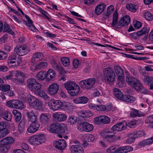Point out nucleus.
<instances>
[{
    "instance_id": "nucleus-30",
    "label": "nucleus",
    "mask_w": 153,
    "mask_h": 153,
    "mask_svg": "<svg viewBox=\"0 0 153 153\" xmlns=\"http://www.w3.org/2000/svg\"><path fill=\"white\" fill-rule=\"evenodd\" d=\"M149 31V28L144 26L140 30L136 32V36H140L143 35H148Z\"/></svg>"
},
{
    "instance_id": "nucleus-63",
    "label": "nucleus",
    "mask_w": 153,
    "mask_h": 153,
    "mask_svg": "<svg viewBox=\"0 0 153 153\" xmlns=\"http://www.w3.org/2000/svg\"><path fill=\"white\" fill-rule=\"evenodd\" d=\"M32 23H31V24L30 23V24H29V25H26L27 27L30 30L33 32H36L37 30L32 24Z\"/></svg>"
},
{
    "instance_id": "nucleus-46",
    "label": "nucleus",
    "mask_w": 153,
    "mask_h": 153,
    "mask_svg": "<svg viewBox=\"0 0 153 153\" xmlns=\"http://www.w3.org/2000/svg\"><path fill=\"white\" fill-rule=\"evenodd\" d=\"M62 63L65 66L68 67L70 64V60L68 57H62L61 59Z\"/></svg>"
},
{
    "instance_id": "nucleus-8",
    "label": "nucleus",
    "mask_w": 153,
    "mask_h": 153,
    "mask_svg": "<svg viewBox=\"0 0 153 153\" xmlns=\"http://www.w3.org/2000/svg\"><path fill=\"white\" fill-rule=\"evenodd\" d=\"M104 78L106 82H112L115 79V73L113 69L110 68H107L103 70Z\"/></svg>"
},
{
    "instance_id": "nucleus-55",
    "label": "nucleus",
    "mask_w": 153,
    "mask_h": 153,
    "mask_svg": "<svg viewBox=\"0 0 153 153\" xmlns=\"http://www.w3.org/2000/svg\"><path fill=\"white\" fill-rule=\"evenodd\" d=\"M145 19L149 21H152L153 19V15L149 12H146L144 13Z\"/></svg>"
},
{
    "instance_id": "nucleus-13",
    "label": "nucleus",
    "mask_w": 153,
    "mask_h": 153,
    "mask_svg": "<svg viewBox=\"0 0 153 153\" xmlns=\"http://www.w3.org/2000/svg\"><path fill=\"white\" fill-rule=\"evenodd\" d=\"M15 78L12 79L13 82L16 84L22 85L24 82L25 75L23 73L19 71L16 72Z\"/></svg>"
},
{
    "instance_id": "nucleus-53",
    "label": "nucleus",
    "mask_w": 153,
    "mask_h": 153,
    "mask_svg": "<svg viewBox=\"0 0 153 153\" xmlns=\"http://www.w3.org/2000/svg\"><path fill=\"white\" fill-rule=\"evenodd\" d=\"M145 121L146 123H150V127L152 128V125H153V115L147 117Z\"/></svg>"
},
{
    "instance_id": "nucleus-54",
    "label": "nucleus",
    "mask_w": 153,
    "mask_h": 153,
    "mask_svg": "<svg viewBox=\"0 0 153 153\" xmlns=\"http://www.w3.org/2000/svg\"><path fill=\"white\" fill-rule=\"evenodd\" d=\"M85 140L88 142H91L94 140V136L91 134H88L85 136Z\"/></svg>"
},
{
    "instance_id": "nucleus-51",
    "label": "nucleus",
    "mask_w": 153,
    "mask_h": 153,
    "mask_svg": "<svg viewBox=\"0 0 153 153\" xmlns=\"http://www.w3.org/2000/svg\"><path fill=\"white\" fill-rule=\"evenodd\" d=\"M67 121L68 122L71 124L73 125L77 122V119L76 117L72 115L68 117Z\"/></svg>"
},
{
    "instance_id": "nucleus-19",
    "label": "nucleus",
    "mask_w": 153,
    "mask_h": 153,
    "mask_svg": "<svg viewBox=\"0 0 153 153\" xmlns=\"http://www.w3.org/2000/svg\"><path fill=\"white\" fill-rule=\"evenodd\" d=\"M53 145L56 148L59 149H64L66 146V141L63 139H59L54 142Z\"/></svg>"
},
{
    "instance_id": "nucleus-24",
    "label": "nucleus",
    "mask_w": 153,
    "mask_h": 153,
    "mask_svg": "<svg viewBox=\"0 0 153 153\" xmlns=\"http://www.w3.org/2000/svg\"><path fill=\"white\" fill-rule=\"evenodd\" d=\"M106 7L105 4L101 3L97 6L95 9V12L97 15L101 14L104 10Z\"/></svg>"
},
{
    "instance_id": "nucleus-26",
    "label": "nucleus",
    "mask_w": 153,
    "mask_h": 153,
    "mask_svg": "<svg viewBox=\"0 0 153 153\" xmlns=\"http://www.w3.org/2000/svg\"><path fill=\"white\" fill-rule=\"evenodd\" d=\"M143 133V132L140 131H139L137 132H134L132 133V135H133V137L132 138V137L127 139V142L128 143L131 144L133 142L134 140V139L137 137H139L141 136L140 135Z\"/></svg>"
},
{
    "instance_id": "nucleus-60",
    "label": "nucleus",
    "mask_w": 153,
    "mask_h": 153,
    "mask_svg": "<svg viewBox=\"0 0 153 153\" xmlns=\"http://www.w3.org/2000/svg\"><path fill=\"white\" fill-rule=\"evenodd\" d=\"M1 89L3 91H7L10 89V86L9 85H3L1 87Z\"/></svg>"
},
{
    "instance_id": "nucleus-58",
    "label": "nucleus",
    "mask_w": 153,
    "mask_h": 153,
    "mask_svg": "<svg viewBox=\"0 0 153 153\" xmlns=\"http://www.w3.org/2000/svg\"><path fill=\"white\" fill-rule=\"evenodd\" d=\"M38 129L37 128H36L30 124V126L27 128V131L29 133H34L37 131Z\"/></svg>"
},
{
    "instance_id": "nucleus-42",
    "label": "nucleus",
    "mask_w": 153,
    "mask_h": 153,
    "mask_svg": "<svg viewBox=\"0 0 153 153\" xmlns=\"http://www.w3.org/2000/svg\"><path fill=\"white\" fill-rule=\"evenodd\" d=\"M113 91L115 97L118 99L120 100L123 95L122 92L118 88H114Z\"/></svg>"
},
{
    "instance_id": "nucleus-5",
    "label": "nucleus",
    "mask_w": 153,
    "mask_h": 153,
    "mask_svg": "<svg viewBox=\"0 0 153 153\" xmlns=\"http://www.w3.org/2000/svg\"><path fill=\"white\" fill-rule=\"evenodd\" d=\"M65 104V103H63L60 100H51L48 103L49 107L54 111L59 109H63L64 108H68V107L66 106Z\"/></svg>"
},
{
    "instance_id": "nucleus-11",
    "label": "nucleus",
    "mask_w": 153,
    "mask_h": 153,
    "mask_svg": "<svg viewBox=\"0 0 153 153\" xmlns=\"http://www.w3.org/2000/svg\"><path fill=\"white\" fill-rule=\"evenodd\" d=\"M77 129L81 131L89 132L91 131L94 128L92 124L86 122L81 123L77 126Z\"/></svg>"
},
{
    "instance_id": "nucleus-4",
    "label": "nucleus",
    "mask_w": 153,
    "mask_h": 153,
    "mask_svg": "<svg viewBox=\"0 0 153 153\" xmlns=\"http://www.w3.org/2000/svg\"><path fill=\"white\" fill-rule=\"evenodd\" d=\"M14 141L12 137H9L2 139L0 141V147L2 153H6L9 148V145L12 144Z\"/></svg>"
},
{
    "instance_id": "nucleus-37",
    "label": "nucleus",
    "mask_w": 153,
    "mask_h": 153,
    "mask_svg": "<svg viewBox=\"0 0 153 153\" xmlns=\"http://www.w3.org/2000/svg\"><path fill=\"white\" fill-rule=\"evenodd\" d=\"M131 111L130 113V116L132 117H140L142 116V113L138 110L134 108L131 109Z\"/></svg>"
},
{
    "instance_id": "nucleus-35",
    "label": "nucleus",
    "mask_w": 153,
    "mask_h": 153,
    "mask_svg": "<svg viewBox=\"0 0 153 153\" xmlns=\"http://www.w3.org/2000/svg\"><path fill=\"white\" fill-rule=\"evenodd\" d=\"M46 72L43 71L40 72L36 75V78L39 81H42L46 78Z\"/></svg>"
},
{
    "instance_id": "nucleus-59",
    "label": "nucleus",
    "mask_w": 153,
    "mask_h": 153,
    "mask_svg": "<svg viewBox=\"0 0 153 153\" xmlns=\"http://www.w3.org/2000/svg\"><path fill=\"white\" fill-rule=\"evenodd\" d=\"M128 127L130 128H134L136 126V120H131L128 122L127 124Z\"/></svg>"
},
{
    "instance_id": "nucleus-10",
    "label": "nucleus",
    "mask_w": 153,
    "mask_h": 153,
    "mask_svg": "<svg viewBox=\"0 0 153 153\" xmlns=\"http://www.w3.org/2000/svg\"><path fill=\"white\" fill-rule=\"evenodd\" d=\"M27 101L30 106L34 108L41 107L42 103L41 101L30 94L27 95Z\"/></svg>"
},
{
    "instance_id": "nucleus-20",
    "label": "nucleus",
    "mask_w": 153,
    "mask_h": 153,
    "mask_svg": "<svg viewBox=\"0 0 153 153\" xmlns=\"http://www.w3.org/2000/svg\"><path fill=\"white\" fill-rule=\"evenodd\" d=\"M50 62L53 68L57 70L59 73L63 74L65 73V71L56 62L54 58H52L50 60Z\"/></svg>"
},
{
    "instance_id": "nucleus-32",
    "label": "nucleus",
    "mask_w": 153,
    "mask_h": 153,
    "mask_svg": "<svg viewBox=\"0 0 153 153\" xmlns=\"http://www.w3.org/2000/svg\"><path fill=\"white\" fill-rule=\"evenodd\" d=\"M1 117L8 121L11 120L12 116L11 113L9 111H5L1 113Z\"/></svg>"
},
{
    "instance_id": "nucleus-14",
    "label": "nucleus",
    "mask_w": 153,
    "mask_h": 153,
    "mask_svg": "<svg viewBox=\"0 0 153 153\" xmlns=\"http://www.w3.org/2000/svg\"><path fill=\"white\" fill-rule=\"evenodd\" d=\"M7 105L9 107L13 108L21 109L24 107L22 102L17 100H13L7 102Z\"/></svg>"
},
{
    "instance_id": "nucleus-3",
    "label": "nucleus",
    "mask_w": 153,
    "mask_h": 153,
    "mask_svg": "<svg viewBox=\"0 0 153 153\" xmlns=\"http://www.w3.org/2000/svg\"><path fill=\"white\" fill-rule=\"evenodd\" d=\"M100 134L104 137L103 140L105 142L111 143L115 140V133L110 129L104 128L101 131Z\"/></svg>"
},
{
    "instance_id": "nucleus-15",
    "label": "nucleus",
    "mask_w": 153,
    "mask_h": 153,
    "mask_svg": "<svg viewBox=\"0 0 153 153\" xmlns=\"http://www.w3.org/2000/svg\"><path fill=\"white\" fill-rule=\"evenodd\" d=\"M127 126V124L126 121L118 122L113 126L110 129L112 131H121L125 129Z\"/></svg>"
},
{
    "instance_id": "nucleus-45",
    "label": "nucleus",
    "mask_w": 153,
    "mask_h": 153,
    "mask_svg": "<svg viewBox=\"0 0 153 153\" xmlns=\"http://www.w3.org/2000/svg\"><path fill=\"white\" fill-rule=\"evenodd\" d=\"M16 57V56L15 54L11 55L9 56L7 61L8 65L9 66H12L13 65H11V64L16 62L15 59Z\"/></svg>"
},
{
    "instance_id": "nucleus-27",
    "label": "nucleus",
    "mask_w": 153,
    "mask_h": 153,
    "mask_svg": "<svg viewBox=\"0 0 153 153\" xmlns=\"http://www.w3.org/2000/svg\"><path fill=\"white\" fill-rule=\"evenodd\" d=\"M26 115L31 123L38 121L37 116L34 114L33 111L27 112Z\"/></svg>"
},
{
    "instance_id": "nucleus-62",
    "label": "nucleus",
    "mask_w": 153,
    "mask_h": 153,
    "mask_svg": "<svg viewBox=\"0 0 153 153\" xmlns=\"http://www.w3.org/2000/svg\"><path fill=\"white\" fill-rule=\"evenodd\" d=\"M94 91L93 95L94 97H99L101 95V94H102V91L99 89L95 90Z\"/></svg>"
},
{
    "instance_id": "nucleus-2",
    "label": "nucleus",
    "mask_w": 153,
    "mask_h": 153,
    "mask_svg": "<svg viewBox=\"0 0 153 153\" xmlns=\"http://www.w3.org/2000/svg\"><path fill=\"white\" fill-rule=\"evenodd\" d=\"M50 132L55 133L64 134L67 130V126L63 124H60L58 122L53 123L48 127Z\"/></svg>"
},
{
    "instance_id": "nucleus-22",
    "label": "nucleus",
    "mask_w": 153,
    "mask_h": 153,
    "mask_svg": "<svg viewBox=\"0 0 153 153\" xmlns=\"http://www.w3.org/2000/svg\"><path fill=\"white\" fill-rule=\"evenodd\" d=\"M70 149L71 153H84L83 148L80 145H72Z\"/></svg>"
},
{
    "instance_id": "nucleus-64",
    "label": "nucleus",
    "mask_w": 153,
    "mask_h": 153,
    "mask_svg": "<svg viewBox=\"0 0 153 153\" xmlns=\"http://www.w3.org/2000/svg\"><path fill=\"white\" fill-rule=\"evenodd\" d=\"M138 91L144 94H147L149 92V91L146 89L143 85L140 88V89Z\"/></svg>"
},
{
    "instance_id": "nucleus-61",
    "label": "nucleus",
    "mask_w": 153,
    "mask_h": 153,
    "mask_svg": "<svg viewBox=\"0 0 153 153\" xmlns=\"http://www.w3.org/2000/svg\"><path fill=\"white\" fill-rule=\"evenodd\" d=\"M123 148L124 149V150L125 153H126L132 151L133 148L129 146H123Z\"/></svg>"
},
{
    "instance_id": "nucleus-29",
    "label": "nucleus",
    "mask_w": 153,
    "mask_h": 153,
    "mask_svg": "<svg viewBox=\"0 0 153 153\" xmlns=\"http://www.w3.org/2000/svg\"><path fill=\"white\" fill-rule=\"evenodd\" d=\"M120 100L126 102H132L135 101V98L132 96L123 95L122 97V98Z\"/></svg>"
},
{
    "instance_id": "nucleus-47",
    "label": "nucleus",
    "mask_w": 153,
    "mask_h": 153,
    "mask_svg": "<svg viewBox=\"0 0 153 153\" xmlns=\"http://www.w3.org/2000/svg\"><path fill=\"white\" fill-rule=\"evenodd\" d=\"M132 85L134 89L137 91L140 89V88L143 86L140 83L139 81L138 80H136L135 82H134Z\"/></svg>"
},
{
    "instance_id": "nucleus-23",
    "label": "nucleus",
    "mask_w": 153,
    "mask_h": 153,
    "mask_svg": "<svg viewBox=\"0 0 153 153\" xmlns=\"http://www.w3.org/2000/svg\"><path fill=\"white\" fill-rule=\"evenodd\" d=\"M88 101V99L86 97L82 96L75 98L73 100V102L76 104H85Z\"/></svg>"
},
{
    "instance_id": "nucleus-6",
    "label": "nucleus",
    "mask_w": 153,
    "mask_h": 153,
    "mask_svg": "<svg viewBox=\"0 0 153 153\" xmlns=\"http://www.w3.org/2000/svg\"><path fill=\"white\" fill-rule=\"evenodd\" d=\"M95 78H90L81 81L79 84L82 88L87 90H90L95 87Z\"/></svg>"
},
{
    "instance_id": "nucleus-52",
    "label": "nucleus",
    "mask_w": 153,
    "mask_h": 153,
    "mask_svg": "<svg viewBox=\"0 0 153 153\" xmlns=\"http://www.w3.org/2000/svg\"><path fill=\"white\" fill-rule=\"evenodd\" d=\"M114 69L117 75L124 74L123 70L120 67L118 66H114Z\"/></svg>"
},
{
    "instance_id": "nucleus-39",
    "label": "nucleus",
    "mask_w": 153,
    "mask_h": 153,
    "mask_svg": "<svg viewBox=\"0 0 153 153\" xmlns=\"http://www.w3.org/2000/svg\"><path fill=\"white\" fill-rule=\"evenodd\" d=\"M80 91V88L79 86L77 85L71 89L70 91H68V92L69 94L72 96H75L78 94Z\"/></svg>"
},
{
    "instance_id": "nucleus-41",
    "label": "nucleus",
    "mask_w": 153,
    "mask_h": 153,
    "mask_svg": "<svg viewBox=\"0 0 153 153\" xmlns=\"http://www.w3.org/2000/svg\"><path fill=\"white\" fill-rule=\"evenodd\" d=\"M153 143V136L149 139L140 142L139 143V145L140 146H145L152 144Z\"/></svg>"
},
{
    "instance_id": "nucleus-21",
    "label": "nucleus",
    "mask_w": 153,
    "mask_h": 153,
    "mask_svg": "<svg viewBox=\"0 0 153 153\" xmlns=\"http://www.w3.org/2000/svg\"><path fill=\"white\" fill-rule=\"evenodd\" d=\"M59 89V86L56 83H52L48 89V93L50 95H54L56 94Z\"/></svg>"
},
{
    "instance_id": "nucleus-17",
    "label": "nucleus",
    "mask_w": 153,
    "mask_h": 153,
    "mask_svg": "<svg viewBox=\"0 0 153 153\" xmlns=\"http://www.w3.org/2000/svg\"><path fill=\"white\" fill-rule=\"evenodd\" d=\"M6 126V124L4 121L0 122V138L5 137L9 133L10 131Z\"/></svg>"
},
{
    "instance_id": "nucleus-28",
    "label": "nucleus",
    "mask_w": 153,
    "mask_h": 153,
    "mask_svg": "<svg viewBox=\"0 0 153 153\" xmlns=\"http://www.w3.org/2000/svg\"><path fill=\"white\" fill-rule=\"evenodd\" d=\"M89 107L91 108L96 109L99 111H104L106 109V106L102 105H95L91 104L89 105Z\"/></svg>"
},
{
    "instance_id": "nucleus-7",
    "label": "nucleus",
    "mask_w": 153,
    "mask_h": 153,
    "mask_svg": "<svg viewBox=\"0 0 153 153\" xmlns=\"http://www.w3.org/2000/svg\"><path fill=\"white\" fill-rule=\"evenodd\" d=\"M27 85L29 90L33 92L38 91L42 87L41 84L36 81L35 79L33 78L27 79Z\"/></svg>"
},
{
    "instance_id": "nucleus-40",
    "label": "nucleus",
    "mask_w": 153,
    "mask_h": 153,
    "mask_svg": "<svg viewBox=\"0 0 153 153\" xmlns=\"http://www.w3.org/2000/svg\"><path fill=\"white\" fill-rule=\"evenodd\" d=\"M26 122L27 121L25 119L23 118L19 122L18 126V128L20 132H22L25 130V124Z\"/></svg>"
},
{
    "instance_id": "nucleus-48",
    "label": "nucleus",
    "mask_w": 153,
    "mask_h": 153,
    "mask_svg": "<svg viewBox=\"0 0 153 153\" xmlns=\"http://www.w3.org/2000/svg\"><path fill=\"white\" fill-rule=\"evenodd\" d=\"M47 63L46 62H42L37 65L35 67V69L37 70L45 68L47 66Z\"/></svg>"
},
{
    "instance_id": "nucleus-49",
    "label": "nucleus",
    "mask_w": 153,
    "mask_h": 153,
    "mask_svg": "<svg viewBox=\"0 0 153 153\" xmlns=\"http://www.w3.org/2000/svg\"><path fill=\"white\" fill-rule=\"evenodd\" d=\"M4 32H7L10 34L12 35H13L14 33V32L10 27L9 25L6 23L4 24Z\"/></svg>"
},
{
    "instance_id": "nucleus-25",
    "label": "nucleus",
    "mask_w": 153,
    "mask_h": 153,
    "mask_svg": "<svg viewBox=\"0 0 153 153\" xmlns=\"http://www.w3.org/2000/svg\"><path fill=\"white\" fill-rule=\"evenodd\" d=\"M53 117L58 121L62 122L65 120L67 119L66 116L63 114H58L57 113L53 114Z\"/></svg>"
},
{
    "instance_id": "nucleus-1",
    "label": "nucleus",
    "mask_w": 153,
    "mask_h": 153,
    "mask_svg": "<svg viewBox=\"0 0 153 153\" xmlns=\"http://www.w3.org/2000/svg\"><path fill=\"white\" fill-rule=\"evenodd\" d=\"M118 13L115 12L113 15L112 22L111 24V27L118 28L119 26H125L128 25L130 21V18L128 15H126L122 17L119 22L117 25Z\"/></svg>"
},
{
    "instance_id": "nucleus-33",
    "label": "nucleus",
    "mask_w": 153,
    "mask_h": 153,
    "mask_svg": "<svg viewBox=\"0 0 153 153\" xmlns=\"http://www.w3.org/2000/svg\"><path fill=\"white\" fill-rule=\"evenodd\" d=\"M55 75L54 71L52 69H49L47 72L46 73V81H50L53 78Z\"/></svg>"
},
{
    "instance_id": "nucleus-43",
    "label": "nucleus",
    "mask_w": 153,
    "mask_h": 153,
    "mask_svg": "<svg viewBox=\"0 0 153 153\" xmlns=\"http://www.w3.org/2000/svg\"><path fill=\"white\" fill-rule=\"evenodd\" d=\"M81 116L83 117H89L93 115L91 111L85 110L81 111L80 112Z\"/></svg>"
},
{
    "instance_id": "nucleus-57",
    "label": "nucleus",
    "mask_w": 153,
    "mask_h": 153,
    "mask_svg": "<svg viewBox=\"0 0 153 153\" xmlns=\"http://www.w3.org/2000/svg\"><path fill=\"white\" fill-rule=\"evenodd\" d=\"M118 77L117 80L119 84H123L124 82V74L117 75Z\"/></svg>"
},
{
    "instance_id": "nucleus-44",
    "label": "nucleus",
    "mask_w": 153,
    "mask_h": 153,
    "mask_svg": "<svg viewBox=\"0 0 153 153\" xmlns=\"http://www.w3.org/2000/svg\"><path fill=\"white\" fill-rule=\"evenodd\" d=\"M143 81L147 85H153V76H145L143 79Z\"/></svg>"
},
{
    "instance_id": "nucleus-9",
    "label": "nucleus",
    "mask_w": 153,
    "mask_h": 153,
    "mask_svg": "<svg viewBox=\"0 0 153 153\" xmlns=\"http://www.w3.org/2000/svg\"><path fill=\"white\" fill-rule=\"evenodd\" d=\"M28 140L31 144L39 145L45 141V138L43 134L35 135L30 137Z\"/></svg>"
},
{
    "instance_id": "nucleus-38",
    "label": "nucleus",
    "mask_w": 153,
    "mask_h": 153,
    "mask_svg": "<svg viewBox=\"0 0 153 153\" xmlns=\"http://www.w3.org/2000/svg\"><path fill=\"white\" fill-rule=\"evenodd\" d=\"M13 113L14 115L15 121L18 122L22 119V114L21 113L16 110H14L13 111Z\"/></svg>"
},
{
    "instance_id": "nucleus-18",
    "label": "nucleus",
    "mask_w": 153,
    "mask_h": 153,
    "mask_svg": "<svg viewBox=\"0 0 153 153\" xmlns=\"http://www.w3.org/2000/svg\"><path fill=\"white\" fill-rule=\"evenodd\" d=\"M43 54L40 52L35 53L33 55L31 61V64L33 66L36 63V62L43 59Z\"/></svg>"
},
{
    "instance_id": "nucleus-56",
    "label": "nucleus",
    "mask_w": 153,
    "mask_h": 153,
    "mask_svg": "<svg viewBox=\"0 0 153 153\" xmlns=\"http://www.w3.org/2000/svg\"><path fill=\"white\" fill-rule=\"evenodd\" d=\"M38 94L39 96L45 100L48 99V96L47 94L42 90L39 91L38 92Z\"/></svg>"
},
{
    "instance_id": "nucleus-16",
    "label": "nucleus",
    "mask_w": 153,
    "mask_h": 153,
    "mask_svg": "<svg viewBox=\"0 0 153 153\" xmlns=\"http://www.w3.org/2000/svg\"><path fill=\"white\" fill-rule=\"evenodd\" d=\"M17 54L19 56H24L30 51L26 46H17L15 49Z\"/></svg>"
},
{
    "instance_id": "nucleus-36",
    "label": "nucleus",
    "mask_w": 153,
    "mask_h": 153,
    "mask_svg": "<svg viewBox=\"0 0 153 153\" xmlns=\"http://www.w3.org/2000/svg\"><path fill=\"white\" fill-rule=\"evenodd\" d=\"M49 118L48 116L45 114L42 113L40 117V121L42 124H47L48 122Z\"/></svg>"
},
{
    "instance_id": "nucleus-34",
    "label": "nucleus",
    "mask_w": 153,
    "mask_h": 153,
    "mask_svg": "<svg viewBox=\"0 0 153 153\" xmlns=\"http://www.w3.org/2000/svg\"><path fill=\"white\" fill-rule=\"evenodd\" d=\"M126 7L128 10L133 12H136L138 8V6L137 5L132 3L127 4Z\"/></svg>"
},
{
    "instance_id": "nucleus-12",
    "label": "nucleus",
    "mask_w": 153,
    "mask_h": 153,
    "mask_svg": "<svg viewBox=\"0 0 153 153\" xmlns=\"http://www.w3.org/2000/svg\"><path fill=\"white\" fill-rule=\"evenodd\" d=\"M110 121L111 119L109 117L105 115H102L95 118L93 122L96 124L101 125L102 124H108Z\"/></svg>"
},
{
    "instance_id": "nucleus-50",
    "label": "nucleus",
    "mask_w": 153,
    "mask_h": 153,
    "mask_svg": "<svg viewBox=\"0 0 153 153\" xmlns=\"http://www.w3.org/2000/svg\"><path fill=\"white\" fill-rule=\"evenodd\" d=\"M126 80L129 85H132L137 79L133 76H130L128 77L127 76L126 77Z\"/></svg>"
},
{
    "instance_id": "nucleus-31",
    "label": "nucleus",
    "mask_w": 153,
    "mask_h": 153,
    "mask_svg": "<svg viewBox=\"0 0 153 153\" xmlns=\"http://www.w3.org/2000/svg\"><path fill=\"white\" fill-rule=\"evenodd\" d=\"M78 85L74 81L67 82L64 84L65 88L68 91Z\"/></svg>"
}]
</instances>
